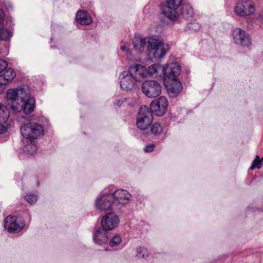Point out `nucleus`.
Masks as SVG:
<instances>
[{
    "instance_id": "obj_1",
    "label": "nucleus",
    "mask_w": 263,
    "mask_h": 263,
    "mask_svg": "<svg viewBox=\"0 0 263 263\" xmlns=\"http://www.w3.org/2000/svg\"><path fill=\"white\" fill-rule=\"evenodd\" d=\"M146 48L148 51L149 56L156 61H160L169 51L170 46L160 37L155 35L134 41L132 49L125 45L121 46V50L124 53L126 60L133 62H140L141 55Z\"/></svg>"
},
{
    "instance_id": "obj_2",
    "label": "nucleus",
    "mask_w": 263,
    "mask_h": 263,
    "mask_svg": "<svg viewBox=\"0 0 263 263\" xmlns=\"http://www.w3.org/2000/svg\"><path fill=\"white\" fill-rule=\"evenodd\" d=\"M6 99L8 105L15 112L23 111L26 115H29L34 109L35 100L31 96V90L27 85L9 89L6 92Z\"/></svg>"
},
{
    "instance_id": "obj_3",
    "label": "nucleus",
    "mask_w": 263,
    "mask_h": 263,
    "mask_svg": "<svg viewBox=\"0 0 263 263\" xmlns=\"http://www.w3.org/2000/svg\"><path fill=\"white\" fill-rule=\"evenodd\" d=\"M21 132L24 139L31 141L44 134L42 126L37 123L31 122L21 127Z\"/></svg>"
},
{
    "instance_id": "obj_4",
    "label": "nucleus",
    "mask_w": 263,
    "mask_h": 263,
    "mask_svg": "<svg viewBox=\"0 0 263 263\" xmlns=\"http://www.w3.org/2000/svg\"><path fill=\"white\" fill-rule=\"evenodd\" d=\"M233 11L236 15L245 17L253 15L256 7L252 0H239L234 5Z\"/></svg>"
},
{
    "instance_id": "obj_5",
    "label": "nucleus",
    "mask_w": 263,
    "mask_h": 263,
    "mask_svg": "<svg viewBox=\"0 0 263 263\" xmlns=\"http://www.w3.org/2000/svg\"><path fill=\"white\" fill-rule=\"evenodd\" d=\"M116 207L112 196L110 192H104L97 196L95 201V208L97 210L102 212L111 211Z\"/></svg>"
},
{
    "instance_id": "obj_6",
    "label": "nucleus",
    "mask_w": 263,
    "mask_h": 263,
    "mask_svg": "<svg viewBox=\"0 0 263 263\" xmlns=\"http://www.w3.org/2000/svg\"><path fill=\"white\" fill-rule=\"evenodd\" d=\"M153 115L146 106H141L137 118L136 125L140 130H145L153 122Z\"/></svg>"
},
{
    "instance_id": "obj_7",
    "label": "nucleus",
    "mask_w": 263,
    "mask_h": 263,
    "mask_svg": "<svg viewBox=\"0 0 263 263\" xmlns=\"http://www.w3.org/2000/svg\"><path fill=\"white\" fill-rule=\"evenodd\" d=\"M182 0H166L165 6L162 12L165 17L171 22H175L179 18L177 9L181 6Z\"/></svg>"
},
{
    "instance_id": "obj_8",
    "label": "nucleus",
    "mask_w": 263,
    "mask_h": 263,
    "mask_svg": "<svg viewBox=\"0 0 263 263\" xmlns=\"http://www.w3.org/2000/svg\"><path fill=\"white\" fill-rule=\"evenodd\" d=\"M142 91L147 97L154 98L161 94V86L156 80H146L142 85Z\"/></svg>"
},
{
    "instance_id": "obj_9",
    "label": "nucleus",
    "mask_w": 263,
    "mask_h": 263,
    "mask_svg": "<svg viewBox=\"0 0 263 263\" xmlns=\"http://www.w3.org/2000/svg\"><path fill=\"white\" fill-rule=\"evenodd\" d=\"M164 81L170 97L175 98L182 91V85L178 78L173 76L165 77Z\"/></svg>"
},
{
    "instance_id": "obj_10",
    "label": "nucleus",
    "mask_w": 263,
    "mask_h": 263,
    "mask_svg": "<svg viewBox=\"0 0 263 263\" xmlns=\"http://www.w3.org/2000/svg\"><path fill=\"white\" fill-rule=\"evenodd\" d=\"M24 221L19 218L8 216L5 221L4 227L10 233H18L24 228Z\"/></svg>"
},
{
    "instance_id": "obj_11",
    "label": "nucleus",
    "mask_w": 263,
    "mask_h": 263,
    "mask_svg": "<svg viewBox=\"0 0 263 263\" xmlns=\"http://www.w3.org/2000/svg\"><path fill=\"white\" fill-rule=\"evenodd\" d=\"M231 35L233 42L243 47H249L251 45L250 38L249 34L240 28H235L232 32Z\"/></svg>"
},
{
    "instance_id": "obj_12",
    "label": "nucleus",
    "mask_w": 263,
    "mask_h": 263,
    "mask_svg": "<svg viewBox=\"0 0 263 263\" xmlns=\"http://www.w3.org/2000/svg\"><path fill=\"white\" fill-rule=\"evenodd\" d=\"M168 106V101L164 97H160L154 100L151 103V110L157 116H162L166 112Z\"/></svg>"
},
{
    "instance_id": "obj_13",
    "label": "nucleus",
    "mask_w": 263,
    "mask_h": 263,
    "mask_svg": "<svg viewBox=\"0 0 263 263\" xmlns=\"http://www.w3.org/2000/svg\"><path fill=\"white\" fill-rule=\"evenodd\" d=\"M119 216L115 213H109L104 215L101 219L102 228L107 231L112 230L117 228L119 223Z\"/></svg>"
},
{
    "instance_id": "obj_14",
    "label": "nucleus",
    "mask_w": 263,
    "mask_h": 263,
    "mask_svg": "<svg viewBox=\"0 0 263 263\" xmlns=\"http://www.w3.org/2000/svg\"><path fill=\"white\" fill-rule=\"evenodd\" d=\"M128 71L136 82H141L148 78L147 68L141 64H134L130 65Z\"/></svg>"
},
{
    "instance_id": "obj_15",
    "label": "nucleus",
    "mask_w": 263,
    "mask_h": 263,
    "mask_svg": "<svg viewBox=\"0 0 263 263\" xmlns=\"http://www.w3.org/2000/svg\"><path fill=\"white\" fill-rule=\"evenodd\" d=\"M110 194L112 196L114 202H116V207L118 204H127L132 198V195L125 190H117L114 192H110Z\"/></svg>"
},
{
    "instance_id": "obj_16",
    "label": "nucleus",
    "mask_w": 263,
    "mask_h": 263,
    "mask_svg": "<svg viewBox=\"0 0 263 263\" xmlns=\"http://www.w3.org/2000/svg\"><path fill=\"white\" fill-rule=\"evenodd\" d=\"M120 80V87L125 91H130L135 87V82L132 75L128 71H123L119 76Z\"/></svg>"
},
{
    "instance_id": "obj_17",
    "label": "nucleus",
    "mask_w": 263,
    "mask_h": 263,
    "mask_svg": "<svg viewBox=\"0 0 263 263\" xmlns=\"http://www.w3.org/2000/svg\"><path fill=\"white\" fill-rule=\"evenodd\" d=\"M164 67L165 77L173 76V77L178 78L181 70V67L179 63L172 60H169Z\"/></svg>"
},
{
    "instance_id": "obj_18",
    "label": "nucleus",
    "mask_w": 263,
    "mask_h": 263,
    "mask_svg": "<svg viewBox=\"0 0 263 263\" xmlns=\"http://www.w3.org/2000/svg\"><path fill=\"white\" fill-rule=\"evenodd\" d=\"M106 231L103 228H97L93 234V242L99 245L107 243L108 238Z\"/></svg>"
},
{
    "instance_id": "obj_19",
    "label": "nucleus",
    "mask_w": 263,
    "mask_h": 263,
    "mask_svg": "<svg viewBox=\"0 0 263 263\" xmlns=\"http://www.w3.org/2000/svg\"><path fill=\"white\" fill-rule=\"evenodd\" d=\"M148 77L157 78L164 76L165 78V67L159 63H155L149 66L147 69Z\"/></svg>"
},
{
    "instance_id": "obj_20",
    "label": "nucleus",
    "mask_w": 263,
    "mask_h": 263,
    "mask_svg": "<svg viewBox=\"0 0 263 263\" xmlns=\"http://www.w3.org/2000/svg\"><path fill=\"white\" fill-rule=\"evenodd\" d=\"M76 20L77 22L81 25H89L92 22V18L86 11L84 10H79L78 11Z\"/></svg>"
},
{
    "instance_id": "obj_21",
    "label": "nucleus",
    "mask_w": 263,
    "mask_h": 263,
    "mask_svg": "<svg viewBox=\"0 0 263 263\" xmlns=\"http://www.w3.org/2000/svg\"><path fill=\"white\" fill-rule=\"evenodd\" d=\"M0 75V80L7 85L15 77L16 73L11 68H6Z\"/></svg>"
},
{
    "instance_id": "obj_22",
    "label": "nucleus",
    "mask_w": 263,
    "mask_h": 263,
    "mask_svg": "<svg viewBox=\"0 0 263 263\" xmlns=\"http://www.w3.org/2000/svg\"><path fill=\"white\" fill-rule=\"evenodd\" d=\"M23 142L25 144L24 147V152L26 155H32L35 153L37 150V146L33 140L29 141V140L24 139Z\"/></svg>"
},
{
    "instance_id": "obj_23",
    "label": "nucleus",
    "mask_w": 263,
    "mask_h": 263,
    "mask_svg": "<svg viewBox=\"0 0 263 263\" xmlns=\"http://www.w3.org/2000/svg\"><path fill=\"white\" fill-rule=\"evenodd\" d=\"M181 15L185 18H189L193 15V10L189 4H184L182 6Z\"/></svg>"
},
{
    "instance_id": "obj_24",
    "label": "nucleus",
    "mask_w": 263,
    "mask_h": 263,
    "mask_svg": "<svg viewBox=\"0 0 263 263\" xmlns=\"http://www.w3.org/2000/svg\"><path fill=\"white\" fill-rule=\"evenodd\" d=\"M9 116L10 112L7 107L0 103V121L5 123L9 119Z\"/></svg>"
},
{
    "instance_id": "obj_25",
    "label": "nucleus",
    "mask_w": 263,
    "mask_h": 263,
    "mask_svg": "<svg viewBox=\"0 0 263 263\" xmlns=\"http://www.w3.org/2000/svg\"><path fill=\"white\" fill-rule=\"evenodd\" d=\"M12 33L3 27L2 23H0V41H8L11 39Z\"/></svg>"
},
{
    "instance_id": "obj_26",
    "label": "nucleus",
    "mask_w": 263,
    "mask_h": 263,
    "mask_svg": "<svg viewBox=\"0 0 263 263\" xmlns=\"http://www.w3.org/2000/svg\"><path fill=\"white\" fill-rule=\"evenodd\" d=\"M136 252L137 256L141 258H146L149 254L147 249L144 247H137Z\"/></svg>"
},
{
    "instance_id": "obj_27",
    "label": "nucleus",
    "mask_w": 263,
    "mask_h": 263,
    "mask_svg": "<svg viewBox=\"0 0 263 263\" xmlns=\"http://www.w3.org/2000/svg\"><path fill=\"white\" fill-rule=\"evenodd\" d=\"M200 25L197 22L189 23L186 26V30L189 32H193L199 30Z\"/></svg>"
},
{
    "instance_id": "obj_28",
    "label": "nucleus",
    "mask_w": 263,
    "mask_h": 263,
    "mask_svg": "<svg viewBox=\"0 0 263 263\" xmlns=\"http://www.w3.org/2000/svg\"><path fill=\"white\" fill-rule=\"evenodd\" d=\"M162 129V126L159 123H155L151 127V132L153 134L157 135L161 133Z\"/></svg>"
},
{
    "instance_id": "obj_29",
    "label": "nucleus",
    "mask_w": 263,
    "mask_h": 263,
    "mask_svg": "<svg viewBox=\"0 0 263 263\" xmlns=\"http://www.w3.org/2000/svg\"><path fill=\"white\" fill-rule=\"evenodd\" d=\"M263 165V163L260 160V158L258 155L255 156L253 160L250 169L253 170L254 168H260Z\"/></svg>"
},
{
    "instance_id": "obj_30",
    "label": "nucleus",
    "mask_w": 263,
    "mask_h": 263,
    "mask_svg": "<svg viewBox=\"0 0 263 263\" xmlns=\"http://www.w3.org/2000/svg\"><path fill=\"white\" fill-rule=\"evenodd\" d=\"M24 198L28 203L32 204L37 201V196L35 194H28L25 196Z\"/></svg>"
},
{
    "instance_id": "obj_31",
    "label": "nucleus",
    "mask_w": 263,
    "mask_h": 263,
    "mask_svg": "<svg viewBox=\"0 0 263 263\" xmlns=\"http://www.w3.org/2000/svg\"><path fill=\"white\" fill-rule=\"evenodd\" d=\"M122 241V238L120 235H115L110 241L109 245L111 247H114L119 245Z\"/></svg>"
},
{
    "instance_id": "obj_32",
    "label": "nucleus",
    "mask_w": 263,
    "mask_h": 263,
    "mask_svg": "<svg viewBox=\"0 0 263 263\" xmlns=\"http://www.w3.org/2000/svg\"><path fill=\"white\" fill-rule=\"evenodd\" d=\"M155 145L154 144H149L144 146V151L146 153H151L154 151Z\"/></svg>"
},
{
    "instance_id": "obj_33",
    "label": "nucleus",
    "mask_w": 263,
    "mask_h": 263,
    "mask_svg": "<svg viewBox=\"0 0 263 263\" xmlns=\"http://www.w3.org/2000/svg\"><path fill=\"white\" fill-rule=\"evenodd\" d=\"M8 63L0 59V73L2 72L8 66Z\"/></svg>"
},
{
    "instance_id": "obj_34",
    "label": "nucleus",
    "mask_w": 263,
    "mask_h": 263,
    "mask_svg": "<svg viewBox=\"0 0 263 263\" xmlns=\"http://www.w3.org/2000/svg\"><path fill=\"white\" fill-rule=\"evenodd\" d=\"M8 126L0 123V134L5 133L8 129Z\"/></svg>"
},
{
    "instance_id": "obj_35",
    "label": "nucleus",
    "mask_w": 263,
    "mask_h": 263,
    "mask_svg": "<svg viewBox=\"0 0 263 263\" xmlns=\"http://www.w3.org/2000/svg\"><path fill=\"white\" fill-rule=\"evenodd\" d=\"M6 85L5 82L0 80V93H2L4 90V86Z\"/></svg>"
},
{
    "instance_id": "obj_36",
    "label": "nucleus",
    "mask_w": 263,
    "mask_h": 263,
    "mask_svg": "<svg viewBox=\"0 0 263 263\" xmlns=\"http://www.w3.org/2000/svg\"><path fill=\"white\" fill-rule=\"evenodd\" d=\"M115 104L116 105H121L120 101L119 100H118L117 102H115Z\"/></svg>"
},
{
    "instance_id": "obj_37",
    "label": "nucleus",
    "mask_w": 263,
    "mask_h": 263,
    "mask_svg": "<svg viewBox=\"0 0 263 263\" xmlns=\"http://www.w3.org/2000/svg\"><path fill=\"white\" fill-rule=\"evenodd\" d=\"M260 160H261V162L263 163V157L261 159H260Z\"/></svg>"
}]
</instances>
